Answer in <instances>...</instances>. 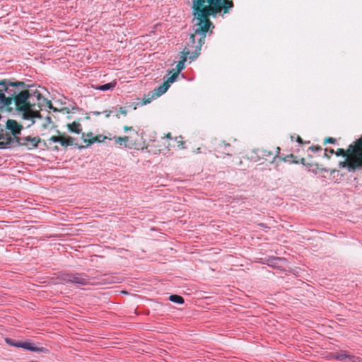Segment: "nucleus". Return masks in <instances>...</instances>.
I'll list each match as a JSON object with an SVG mask.
<instances>
[{
  "mask_svg": "<svg viewBox=\"0 0 362 362\" xmlns=\"http://www.w3.org/2000/svg\"><path fill=\"white\" fill-rule=\"evenodd\" d=\"M233 7L230 0H192V14L196 21L193 25L194 33L205 39L210 27L214 28L209 16H223Z\"/></svg>",
  "mask_w": 362,
  "mask_h": 362,
  "instance_id": "nucleus-1",
  "label": "nucleus"
},
{
  "mask_svg": "<svg viewBox=\"0 0 362 362\" xmlns=\"http://www.w3.org/2000/svg\"><path fill=\"white\" fill-rule=\"evenodd\" d=\"M28 86L23 82H11L10 84V95L12 103L14 102L16 110L22 107H34L35 100L40 103L45 98L37 89H27Z\"/></svg>",
  "mask_w": 362,
  "mask_h": 362,
  "instance_id": "nucleus-2",
  "label": "nucleus"
},
{
  "mask_svg": "<svg viewBox=\"0 0 362 362\" xmlns=\"http://www.w3.org/2000/svg\"><path fill=\"white\" fill-rule=\"evenodd\" d=\"M334 153L337 156H343L346 158L344 162L339 163L341 168H346L349 172L362 169V136L354 144H350L346 152L339 148Z\"/></svg>",
  "mask_w": 362,
  "mask_h": 362,
  "instance_id": "nucleus-3",
  "label": "nucleus"
},
{
  "mask_svg": "<svg viewBox=\"0 0 362 362\" xmlns=\"http://www.w3.org/2000/svg\"><path fill=\"white\" fill-rule=\"evenodd\" d=\"M204 40L205 39H202L200 35L195 33L190 35L189 42H187V46L184 48L182 52V56L176 64L177 73L179 74L184 69L185 62L187 61V59L193 61L199 57L201 48L204 44Z\"/></svg>",
  "mask_w": 362,
  "mask_h": 362,
  "instance_id": "nucleus-4",
  "label": "nucleus"
},
{
  "mask_svg": "<svg viewBox=\"0 0 362 362\" xmlns=\"http://www.w3.org/2000/svg\"><path fill=\"white\" fill-rule=\"evenodd\" d=\"M10 84L11 81L9 80L0 81V110L12 104V98L9 93Z\"/></svg>",
  "mask_w": 362,
  "mask_h": 362,
  "instance_id": "nucleus-5",
  "label": "nucleus"
},
{
  "mask_svg": "<svg viewBox=\"0 0 362 362\" xmlns=\"http://www.w3.org/2000/svg\"><path fill=\"white\" fill-rule=\"evenodd\" d=\"M62 279L66 283L80 285H87L90 282L88 276H87L86 274L80 273L64 274L62 276Z\"/></svg>",
  "mask_w": 362,
  "mask_h": 362,
  "instance_id": "nucleus-6",
  "label": "nucleus"
},
{
  "mask_svg": "<svg viewBox=\"0 0 362 362\" xmlns=\"http://www.w3.org/2000/svg\"><path fill=\"white\" fill-rule=\"evenodd\" d=\"M33 107H27L26 105H24L21 109L17 110L21 115V117L23 119L30 121V123L28 124V127L35 124V118L42 117L40 113L37 111L33 110Z\"/></svg>",
  "mask_w": 362,
  "mask_h": 362,
  "instance_id": "nucleus-7",
  "label": "nucleus"
},
{
  "mask_svg": "<svg viewBox=\"0 0 362 362\" xmlns=\"http://www.w3.org/2000/svg\"><path fill=\"white\" fill-rule=\"evenodd\" d=\"M19 348H22L25 350L30 351L33 352L48 354L49 350L43 346L37 347L30 340L20 341Z\"/></svg>",
  "mask_w": 362,
  "mask_h": 362,
  "instance_id": "nucleus-8",
  "label": "nucleus"
},
{
  "mask_svg": "<svg viewBox=\"0 0 362 362\" xmlns=\"http://www.w3.org/2000/svg\"><path fill=\"white\" fill-rule=\"evenodd\" d=\"M268 266L274 269H281L283 267L282 263L286 262V259L283 257L270 256L265 259Z\"/></svg>",
  "mask_w": 362,
  "mask_h": 362,
  "instance_id": "nucleus-9",
  "label": "nucleus"
},
{
  "mask_svg": "<svg viewBox=\"0 0 362 362\" xmlns=\"http://www.w3.org/2000/svg\"><path fill=\"white\" fill-rule=\"evenodd\" d=\"M6 129L11 131L12 134L17 138V136L21 134L23 126L19 124L14 119H8L6 124Z\"/></svg>",
  "mask_w": 362,
  "mask_h": 362,
  "instance_id": "nucleus-10",
  "label": "nucleus"
},
{
  "mask_svg": "<svg viewBox=\"0 0 362 362\" xmlns=\"http://www.w3.org/2000/svg\"><path fill=\"white\" fill-rule=\"evenodd\" d=\"M20 140L22 141V142H20L21 144L29 143L31 148H36L38 146L40 139L37 136L32 137L30 136H28L21 138Z\"/></svg>",
  "mask_w": 362,
  "mask_h": 362,
  "instance_id": "nucleus-11",
  "label": "nucleus"
},
{
  "mask_svg": "<svg viewBox=\"0 0 362 362\" xmlns=\"http://www.w3.org/2000/svg\"><path fill=\"white\" fill-rule=\"evenodd\" d=\"M349 354L346 351H341L339 352H335L332 354V358L339 361H346L349 359Z\"/></svg>",
  "mask_w": 362,
  "mask_h": 362,
  "instance_id": "nucleus-12",
  "label": "nucleus"
},
{
  "mask_svg": "<svg viewBox=\"0 0 362 362\" xmlns=\"http://www.w3.org/2000/svg\"><path fill=\"white\" fill-rule=\"evenodd\" d=\"M170 85L168 83H163V85L160 86L158 88L154 89L153 97H160L164 94L169 88Z\"/></svg>",
  "mask_w": 362,
  "mask_h": 362,
  "instance_id": "nucleus-13",
  "label": "nucleus"
},
{
  "mask_svg": "<svg viewBox=\"0 0 362 362\" xmlns=\"http://www.w3.org/2000/svg\"><path fill=\"white\" fill-rule=\"evenodd\" d=\"M82 137L83 139L84 143L86 144V146H90V144L98 141V139L93 136V133L84 134L83 133Z\"/></svg>",
  "mask_w": 362,
  "mask_h": 362,
  "instance_id": "nucleus-14",
  "label": "nucleus"
},
{
  "mask_svg": "<svg viewBox=\"0 0 362 362\" xmlns=\"http://www.w3.org/2000/svg\"><path fill=\"white\" fill-rule=\"evenodd\" d=\"M116 84H117L116 82H110V83H105L104 85L98 86L95 87V89L101 90V91H107V90L113 89L115 87Z\"/></svg>",
  "mask_w": 362,
  "mask_h": 362,
  "instance_id": "nucleus-15",
  "label": "nucleus"
},
{
  "mask_svg": "<svg viewBox=\"0 0 362 362\" xmlns=\"http://www.w3.org/2000/svg\"><path fill=\"white\" fill-rule=\"evenodd\" d=\"M59 144L64 147L72 146L74 144V139L71 136H60Z\"/></svg>",
  "mask_w": 362,
  "mask_h": 362,
  "instance_id": "nucleus-16",
  "label": "nucleus"
},
{
  "mask_svg": "<svg viewBox=\"0 0 362 362\" xmlns=\"http://www.w3.org/2000/svg\"><path fill=\"white\" fill-rule=\"evenodd\" d=\"M69 130L71 132L79 134L81 132V125L78 122H74L68 124Z\"/></svg>",
  "mask_w": 362,
  "mask_h": 362,
  "instance_id": "nucleus-17",
  "label": "nucleus"
},
{
  "mask_svg": "<svg viewBox=\"0 0 362 362\" xmlns=\"http://www.w3.org/2000/svg\"><path fill=\"white\" fill-rule=\"evenodd\" d=\"M168 300L170 302L175 303L176 304L182 305L185 303V300L182 296L177 295V294H173L170 295L168 298Z\"/></svg>",
  "mask_w": 362,
  "mask_h": 362,
  "instance_id": "nucleus-18",
  "label": "nucleus"
},
{
  "mask_svg": "<svg viewBox=\"0 0 362 362\" xmlns=\"http://www.w3.org/2000/svg\"><path fill=\"white\" fill-rule=\"evenodd\" d=\"M113 139L115 140V141L117 144H119V146H122L123 144H125L126 142H127L129 141V137L126 136H123V137L115 136L113 138Z\"/></svg>",
  "mask_w": 362,
  "mask_h": 362,
  "instance_id": "nucleus-19",
  "label": "nucleus"
},
{
  "mask_svg": "<svg viewBox=\"0 0 362 362\" xmlns=\"http://www.w3.org/2000/svg\"><path fill=\"white\" fill-rule=\"evenodd\" d=\"M6 343L11 346L19 348L20 340H14L10 338L5 339Z\"/></svg>",
  "mask_w": 362,
  "mask_h": 362,
  "instance_id": "nucleus-20",
  "label": "nucleus"
},
{
  "mask_svg": "<svg viewBox=\"0 0 362 362\" xmlns=\"http://www.w3.org/2000/svg\"><path fill=\"white\" fill-rule=\"evenodd\" d=\"M218 147L221 148V149H223L224 151H228L227 148L230 147V144L225 142V141H221L219 144H218ZM227 156H230L231 154L229 153L228 152H226L225 153Z\"/></svg>",
  "mask_w": 362,
  "mask_h": 362,
  "instance_id": "nucleus-21",
  "label": "nucleus"
},
{
  "mask_svg": "<svg viewBox=\"0 0 362 362\" xmlns=\"http://www.w3.org/2000/svg\"><path fill=\"white\" fill-rule=\"evenodd\" d=\"M179 74L178 73H174L171 76H170L166 81L164 83H168V84L170 85V83H174L177 78L178 77Z\"/></svg>",
  "mask_w": 362,
  "mask_h": 362,
  "instance_id": "nucleus-22",
  "label": "nucleus"
},
{
  "mask_svg": "<svg viewBox=\"0 0 362 362\" xmlns=\"http://www.w3.org/2000/svg\"><path fill=\"white\" fill-rule=\"evenodd\" d=\"M11 139L10 138L6 143L0 141V148H6L11 146Z\"/></svg>",
  "mask_w": 362,
  "mask_h": 362,
  "instance_id": "nucleus-23",
  "label": "nucleus"
},
{
  "mask_svg": "<svg viewBox=\"0 0 362 362\" xmlns=\"http://www.w3.org/2000/svg\"><path fill=\"white\" fill-rule=\"evenodd\" d=\"M348 360H349L351 362H359L360 361V358L359 357H356V356H355L354 355L349 354Z\"/></svg>",
  "mask_w": 362,
  "mask_h": 362,
  "instance_id": "nucleus-24",
  "label": "nucleus"
},
{
  "mask_svg": "<svg viewBox=\"0 0 362 362\" xmlns=\"http://www.w3.org/2000/svg\"><path fill=\"white\" fill-rule=\"evenodd\" d=\"M49 141L53 143H59L60 136H52V137L49 138Z\"/></svg>",
  "mask_w": 362,
  "mask_h": 362,
  "instance_id": "nucleus-25",
  "label": "nucleus"
},
{
  "mask_svg": "<svg viewBox=\"0 0 362 362\" xmlns=\"http://www.w3.org/2000/svg\"><path fill=\"white\" fill-rule=\"evenodd\" d=\"M333 153H334V151L333 149L329 150L328 148H325V156L329 158L330 155Z\"/></svg>",
  "mask_w": 362,
  "mask_h": 362,
  "instance_id": "nucleus-26",
  "label": "nucleus"
},
{
  "mask_svg": "<svg viewBox=\"0 0 362 362\" xmlns=\"http://www.w3.org/2000/svg\"><path fill=\"white\" fill-rule=\"evenodd\" d=\"M336 140L332 137H328L325 140V143L334 144Z\"/></svg>",
  "mask_w": 362,
  "mask_h": 362,
  "instance_id": "nucleus-27",
  "label": "nucleus"
},
{
  "mask_svg": "<svg viewBox=\"0 0 362 362\" xmlns=\"http://www.w3.org/2000/svg\"><path fill=\"white\" fill-rule=\"evenodd\" d=\"M46 121H47V124H43L44 128H46L47 127V124H50L52 122V118L49 116H47Z\"/></svg>",
  "mask_w": 362,
  "mask_h": 362,
  "instance_id": "nucleus-28",
  "label": "nucleus"
},
{
  "mask_svg": "<svg viewBox=\"0 0 362 362\" xmlns=\"http://www.w3.org/2000/svg\"><path fill=\"white\" fill-rule=\"evenodd\" d=\"M313 151L317 152L322 150V148L320 146H311L310 148Z\"/></svg>",
  "mask_w": 362,
  "mask_h": 362,
  "instance_id": "nucleus-29",
  "label": "nucleus"
},
{
  "mask_svg": "<svg viewBox=\"0 0 362 362\" xmlns=\"http://www.w3.org/2000/svg\"><path fill=\"white\" fill-rule=\"evenodd\" d=\"M271 155H272V153L271 151H263L262 153V156H271Z\"/></svg>",
  "mask_w": 362,
  "mask_h": 362,
  "instance_id": "nucleus-30",
  "label": "nucleus"
},
{
  "mask_svg": "<svg viewBox=\"0 0 362 362\" xmlns=\"http://www.w3.org/2000/svg\"><path fill=\"white\" fill-rule=\"evenodd\" d=\"M119 112L121 114L124 115H127V110H125V108H124V107H119Z\"/></svg>",
  "mask_w": 362,
  "mask_h": 362,
  "instance_id": "nucleus-31",
  "label": "nucleus"
},
{
  "mask_svg": "<svg viewBox=\"0 0 362 362\" xmlns=\"http://www.w3.org/2000/svg\"><path fill=\"white\" fill-rule=\"evenodd\" d=\"M124 131H125V132H127V131H129V130H132V127H127V126H125V127H124Z\"/></svg>",
  "mask_w": 362,
  "mask_h": 362,
  "instance_id": "nucleus-32",
  "label": "nucleus"
},
{
  "mask_svg": "<svg viewBox=\"0 0 362 362\" xmlns=\"http://www.w3.org/2000/svg\"><path fill=\"white\" fill-rule=\"evenodd\" d=\"M297 141L298 143H301L302 142V139H301V138L300 136H298Z\"/></svg>",
  "mask_w": 362,
  "mask_h": 362,
  "instance_id": "nucleus-33",
  "label": "nucleus"
},
{
  "mask_svg": "<svg viewBox=\"0 0 362 362\" xmlns=\"http://www.w3.org/2000/svg\"><path fill=\"white\" fill-rule=\"evenodd\" d=\"M93 114L95 115H100V112H94Z\"/></svg>",
  "mask_w": 362,
  "mask_h": 362,
  "instance_id": "nucleus-34",
  "label": "nucleus"
},
{
  "mask_svg": "<svg viewBox=\"0 0 362 362\" xmlns=\"http://www.w3.org/2000/svg\"><path fill=\"white\" fill-rule=\"evenodd\" d=\"M301 163H302V164H303L304 165H305V158H302V160H301Z\"/></svg>",
  "mask_w": 362,
  "mask_h": 362,
  "instance_id": "nucleus-35",
  "label": "nucleus"
},
{
  "mask_svg": "<svg viewBox=\"0 0 362 362\" xmlns=\"http://www.w3.org/2000/svg\"><path fill=\"white\" fill-rule=\"evenodd\" d=\"M167 138H170V133H168L166 136Z\"/></svg>",
  "mask_w": 362,
  "mask_h": 362,
  "instance_id": "nucleus-36",
  "label": "nucleus"
},
{
  "mask_svg": "<svg viewBox=\"0 0 362 362\" xmlns=\"http://www.w3.org/2000/svg\"><path fill=\"white\" fill-rule=\"evenodd\" d=\"M111 112L110 111L107 115H106V117H108L110 115Z\"/></svg>",
  "mask_w": 362,
  "mask_h": 362,
  "instance_id": "nucleus-37",
  "label": "nucleus"
},
{
  "mask_svg": "<svg viewBox=\"0 0 362 362\" xmlns=\"http://www.w3.org/2000/svg\"><path fill=\"white\" fill-rule=\"evenodd\" d=\"M279 151H280V148L278 147V148H277V152H278V153H279Z\"/></svg>",
  "mask_w": 362,
  "mask_h": 362,
  "instance_id": "nucleus-38",
  "label": "nucleus"
}]
</instances>
